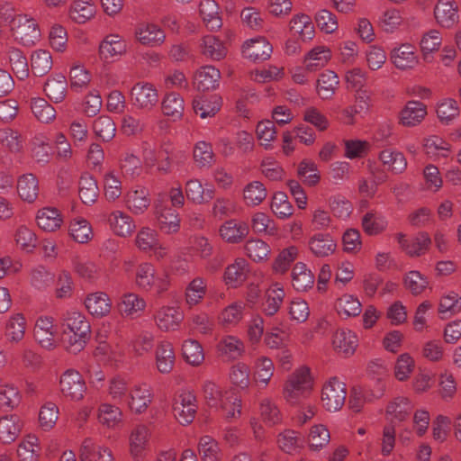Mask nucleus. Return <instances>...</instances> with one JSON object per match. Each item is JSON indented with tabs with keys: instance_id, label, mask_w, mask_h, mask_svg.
<instances>
[{
	"instance_id": "nucleus-37",
	"label": "nucleus",
	"mask_w": 461,
	"mask_h": 461,
	"mask_svg": "<svg viewBox=\"0 0 461 461\" xmlns=\"http://www.w3.org/2000/svg\"><path fill=\"white\" fill-rule=\"evenodd\" d=\"M22 422L15 415H6L0 418V441L4 444L14 442L22 430Z\"/></svg>"
},
{
	"instance_id": "nucleus-27",
	"label": "nucleus",
	"mask_w": 461,
	"mask_h": 461,
	"mask_svg": "<svg viewBox=\"0 0 461 461\" xmlns=\"http://www.w3.org/2000/svg\"><path fill=\"white\" fill-rule=\"evenodd\" d=\"M126 43L117 34L106 36L99 44V56L102 60L110 59L121 56L126 52Z\"/></svg>"
},
{
	"instance_id": "nucleus-50",
	"label": "nucleus",
	"mask_w": 461,
	"mask_h": 461,
	"mask_svg": "<svg viewBox=\"0 0 461 461\" xmlns=\"http://www.w3.org/2000/svg\"><path fill=\"white\" fill-rule=\"evenodd\" d=\"M379 159L388 170L393 174L402 173L407 167V161L403 154L393 149H384L380 152Z\"/></svg>"
},
{
	"instance_id": "nucleus-6",
	"label": "nucleus",
	"mask_w": 461,
	"mask_h": 461,
	"mask_svg": "<svg viewBox=\"0 0 461 461\" xmlns=\"http://www.w3.org/2000/svg\"><path fill=\"white\" fill-rule=\"evenodd\" d=\"M11 28L14 39L23 46L35 44L41 32L36 23L27 15H18L12 21Z\"/></svg>"
},
{
	"instance_id": "nucleus-45",
	"label": "nucleus",
	"mask_w": 461,
	"mask_h": 461,
	"mask_svg": "<svg viewBox=\"0 0 461 461\" xmlns=\"http://www.w3.org/2000/svg\"><path fill=\"white\" fill-rule=\"evenodd\" d=\"M339 80L338 75L331 70L322 72L317 80V92L321 99H330L335 94Z\"/></svg>"
},
{
	"instance_id": "nucleus-14",
	"label": "nucleus",
	"mask_w": 461,
	"mask_h": 461,
	"mask_svg": "<svg viewBox=\"0 0 461 461\" xmlns=\"http://www.w3.org/2000/svg\"><path fill=\"white\" fill-rule=\"evenodd\" d=\"M183 319L180 308L169 305L160 307L155 315L156 324L163 331L176 330Z\"/></svg>"
},
{
	"instance_id": "nucleus-33",
	"label": "nucleus",
	"mask_w": 461,
	"mask_h": 461,
	"mask_svg": "<svg viewBox=\"0 0 461 461\" xmlns=\"http://www.w3.org/2000/svg\"><path fill=\"white\" fill-rule=\"evenodd\" d=\"M221 72L215 67L207 65L202 67L195 74L194 84L200 91L215 89L219 86Z\"/></svg>"
},
{
	"instance_id": "nucleus-8",
	"label": "nucleus",
	"mask_w": 461,
	"mask_h": 461,
	"mask_svg": "<svg viewBox=\"0 0 461 461\" xmlns=\"http://www.w3.org/2000/svg\"><path fill=\"white\" fill-rule=\"evenodd\" d=\"M58 333L57 326L50 316H40L34 325L33 335L35 340L45 349L52 350L58 346L55 337Z\"/></svg>"
},
{
	"instance_id": "nucleus-9",
	"label": "nucleus",
	"mask_w": 461,
	"mask_h": 461,
	"mask_svg": "<svg viewBox=\"0 0 461 461\" xmlns=\"http://www.w3.org/2000/svg\"><path fill=\"white\" fill-rule=\"evenodd\" d=\"M155 217L159 230L166 234H174L180 230V218L176 211L168 207L160 199L155 203Z\"/></svg>"
},
{
	"instance_id": "nucleus-42",
	"label": "nucleus",
	"mask_w": 461,
	"mask_h": 461,
	"mask_svg": "<svg viewBox=\"0 0 461 461\" xmlns=\"http://www.w3.org/2000/svg\"><path fill=\"white\" fill-rule=\"evenodd\" d=\"M67 87L68 82L66 77L61 74H58L47 80L44 92L52 102L60 103L66 97Z\"/></svg>"
},
{
	"instance_id": "nucleus-34",
	"label": "nucleus",
	"mask_w": 461,
	"mask_h": 461,
	"mask_svg": "<svg viewBox=\"0 0 461 461\" xmlns=\"http://www.w3.org/2000/svg\"><path fill=\"white\" fill-rule=\"evenodd\" d=\"M135 35L137 40L144 45H160L166 39V35L159 26L149 23L140 24Z\"/></svg>"
},
{
	"instance_id": "nucleus-52",
	"label": "nucleus",
	"mask_w": 461,
	"mask_h": 461,
	"mask_svg": "<svg viewBox=\"0 0 461 461\" xmlns=\"http://www.w3.org/2000/svg\"><path fill=\"white\" fill-rule=\"evenodd\" d=\"M40 453L39 439L34 435L24 438L17 448V455L21 461H38Z\"/></svg>"
},
{
	"instance_id": "nucleus-58",
	"label": "nucleus",
	"mask_w": 461,
	"mask_h": 461,
	"mask_svg": "<svg viewBox=\"0 0 461 461\" xmlns=\"http://www.w3.org/2000/svg\"><path fill=\"white\" fill-rule=\"evenodd\" d=\"M38 226L46 231H54L61 225L62 220L59 212L54 208H43L36 216Z\"/></svg>"
},
{
	"instance_id": "nucleus-17",
	"label": "nucleus",
	"mask_w": 461,
	"mask_h": 461,
	"mask_svg": "<svg viewBox=\"0 0 461 461\" xmlns=\"http://www.w3.org/2000/svg\"><path fill=\"white\" fill-rule=\"evenodd\" d=\"M196 397L190 392L180 394V402H176L174 407L175 417L182 425L191 423L196 413Z\"/></svg>"
},
{
	"instance_id": "nucleus-63",
	"label": "nucleus",
	"mask_w": 461,
	"mask_h": 461,
	"mask_svg": "<svg viewBox=\"0 0 461 461\" xmlns=\"http://www.w3.org/2000/svg\"><path fill=\"white\" fill-rule=\"evenodd\" d=\"M182 351L185 360L194 366L201 365L204 360L203 349L197 340L192 339L185 340Z\"/></svg>"
},
{
	"instance_id": "nucleus-41",
	"label": "nucleus",
	"mask_w": 461,
	"mask_h": 461,
	"mask_svg": "<svg viewBox=\"0 0 461 461\" xmlns=\"http://www.w3.org/2000/svg\"><path fill=\"white\" fill-rule=\"evenodd\" d=\"M200 14L209 30L215 31L221 27L222 22L219 15V6L214 0H202Z\"/></svg>"
},
{
	"instance_id": "nucleus-19",
	"label": "nucleus",
	"mask_w": 461,
	"mask_h": 461,
	"mask_svg": "<svg viewBox=\"0 0 461 461\" xmlns=\"http://www.w3.org/2000/svg\"><path fill=\"white\" fill-rule=\"evenodd\" d=\"M272 45L264 37H256L247 41L243 45V55L253 61H264L270 58Z\"/></svg>"
},
{
	"instance_id": "nucleus-20",
	"label": "nucleus",
	"mask_w": 461,
	"mask_h": 461,
	"mask_svg": "<svg viewBox=\"0 0 461 461\" xmlns=\"http://www.w3.org/2000/svg\"><path fill=\"white\" fill-rule=\"evenodd\" d=\"M436 21L445 28H451L459 20L457 5L452 0H438L434 9Z\"/></svg>"
},
{
	"instance_id": "nucleus-64",
	"label": "nucleus",
	"mask_w": 461,
	"mask_h": 461,
	"mask_svg": "<svg viewBox=\"0 0 461 461\" xmlns=\"http://www.w3.org/2000/svg\"><path fill=\"white\" fill-rule=\"evenodd\" d=\"M95 14V6L91 0H77L71 7L70 17L77 23H85Z\"/></svg>"
},
{
	"instance_id": "nucleus-57",
	"label": "nucleus",
	"mask_w": 461,
	"mask_h": 461,
	"mask_svg": "<svg viewBox=\"0 0 461 461\" xmlns=\"http://www.w3.org/2000/svg\"><path fill=\"white\" fill-rule=\"evenodd\" d=\"M198 451L202 461H221V449L218 442L211 436L200 438Z\"/></svg>"
},
{
	"instance_id": "nucleus-48",
	"label": "nucleus",
	"mask_w": 461,
	"mask_h": 461,
	"mask_svg": "<svg viewBox=\"0 0 461 461\" xmlns=\"http://www.w3.org/2000/svg\"><path fill=\"white\" fill-rule=\"evenodd\" d=\"M202 392L209 407L215 408L217 405H222L223 399L229 394L214 381L206 379L203 382Z\"/></svg>"
},
{
	"instance_id": "nucleus-59",
	"label": "nucleus",
	"mask_w": 461,
	"mask_h": 461,
	"mask_svg": "<svg viewBox=\"0 0 461 461\" xmlns=\"http://www.w3.org/2000/svg\"><path fill=\"white\" fill-rule=\"evenodd\" d=\"M387 225L386 217L374 212H368L362 217V228L366 234L371 236L381 233Z\"/></svg>"
},
{
	"instance_id": "nucleus-28",
	"label": "nucleus",
	"mask_w": 461,
	"mask_h": 461,
	"mask_svg": "<svg viewBox=\"0 0 461 461\" xmlns=\"http://www.w3.org/2000/svg\"><path fill=\"white\" fill-rule=\"evenodd\" d=\"M217 350L228 359L236 360L245 353V345L237 336L227 334L220 339L217 344Z\"/></svg>"
},
{
	"instance_id": "nucleus-23",
	"label": "nucleus",
	"mask_w": 461,
	"mask_h": 461,
	"mask_svg": "<svg viewBox=\"0 0 461 461\" xmlns=\"http://www.w3.org/2000/svg\"><path fill=\"white\" fill-rule=\"evenodd\" d=\"M308 248L314 256L325 258L335 252L337 244L330 234L318 232L310 238Z\"/></svg>"
},
{
	"instance_id": "nucleus-13",
	"label": "nucleus",
	"mask_w": 461,
	"mask_h": 461,
	"mask_svg": "<svg viewBox=\"0 0 461 461\" xmlns=\"http://www.w3.org/2000/svg\"><path fill=\"white\" fill-rule=\"evenodd\" d=\"M400 248L411 257L424 254L431 244V239L426 232H420L415 238L409 240L403 233L395 236Z\"/></svg>"
},
{
	"instance_id": "nucleus-46",
	"label": "nucleus",
	"mask_w": 461,
	"mask_h": 461,
	"mask_svg": "<svg viewBox=\"0 0 461 461\" xmlns=\"http://www.w3.org/2000/svg\"><path fill=\"white\" fill-rule=\"evenodd\" d=\"M293 286L297 291H306L311 288L314 283V275L303 262H298L292 272Z\"/></svg>"
},
{
	"instance_id": "nucleus-10",
	"label": "nucleus",
	"mask_w": 461,
	"mask_h": 461,
	"mask_svg": "<svg viewBox=\"0 0 461 461\" xmlns=\"http://www.w3.org/2000/svg\"><path fill=\"white\" fill-rule=\"evenodd\" d=\"M385 392V384L377 381L375 390L353 387L348 397V407L355 412H359L365 403L381 398Z\"/></svg>"
},
{
	"instance_id": "nucleus-40",
	"label": "nucleus",
	"mask_w": 461,
	"mask_h": 461,
	"mask_svg": "<svg viewBox=\"0 0 461 461\" xmlns=\"http://www.w3.org/2000/svg\"><path fill=\"white\" fill-rule=\"evenodd\" d=\"M17 192L23 201L34 202L39 194V183L36 176L30 173L21 176L17 181Z\"/></svg>"
},
{
	"instance_id": "nucleus-53",
	"label": "nucleus",
	"mask_w": 461,
	"mask_h": 461,
	"mask_svg": "<svg viewBox=\"0 0 461 461\" xmlns=\"http://www.w3.org/2000/svg\"><path fill=\"white\" fill-rule=\"evenodd\" d=\"M206 291L207 287L205 280L200 276L194 278L185 288V303L189 307L198 304L205 296Z\"/></svg>"
},
{
	"instance_id": "nucleus-15",
	"label": "nucleus",
	"mask_w": 461,
	"mask_h": 461,
	"mask_svg": "<svg viewBox=\"0 0 461 461\" xmlns=\"http://www.w3.org/2000/svg\"><path fill=\"white\" fill-rule=\"evenodd\" d=\"M153 399V393L149 384H137L130 390L129 408L135 413L144 412Z\"/></svg>"
},
{
	"instance_id": "nucleus-55",
	"label": "nucleus",
	"mask_w": 461,
	"mask_h": 461,
	"mask_svg": "<svg viewBox=\"0 0 461 461\" xmlns=\"http://www.w3.org/2000/svg\"><path fill=\"white\" fill-rule=\"evenodd\" d=\"M201 48L203 54L212 60H220L223 59L227 53L223 42L213 35L204 36L202 41Z\"/></svg>"
},
{
	"instance_id": "nucleus-18",
	"label": "nucleus",
	"mask_w": 461,
	"mask_h": 461,
	"mask_svg": "<svg viewBox=\"0 0 461 461\" xmlns=\"http://www.w3.org/2000/svg\"><path fill=\"white\" fill-rule=\"evenodd\" d=\"M185 194L189 201L195 204H203L214 197L215 189L212 185H203L196 178H192L185 183Z\"/></svg>"
},
{
	"instance_id": "nucleus-39",
	"label": "nucleus",
	"mask_w": 461,
	"mask_h": 461,
	"mask_svg": "<svg viewBox=\"0 0 461 461\" xmlns=\"http://www.w3.org/2000/svg\"><path fill=\"white\" fill-rule=\"evenodd\" d=\"M221 99L217 95L202 96L194 100V110L202 119L213 117L221 109Z\"/></svg>"
},
{
	"instance_id": "nucleus-5",
	"label": "nucleus",
	"mask_w": 461,
	"mask_h": 461,
	"mask_svg": "<svg viewBox=\"0 0 461 461\" xmlns=\"http://www.w3.org/2000/svg\"><path fill=\"white\" fill-rule=\"evenodd\" d=\"M60 392L64 397L71 401H80L86 392V384L81 374L73 369H67L59 379Z\"/></svg>"
},
{
	"instance_id": "nucleus-35",
	"label": "nucleus",
	"mask_w": 461,
	"mask_h": 461,
	"mask_svg": "<svg viewBox=\"0 0 461 461\" xmlns=\"http://www.w3.org/2000/svg\"><path fill=\"white\" fill-rule=\"evenodd\" d=\"M245 303L236 301L224 307L218 315V322L224 328L237 326L244 317Z\"/></svg>"
},
{
	"instance_id": "nucleus-44",
	"label": "nucleus",
	"mask_w": 461,
	"mask_h": 461,
	"mask_svg": "<svg viewBox=\"0 0 461 461\" xmlns=\"http://www.w3.org/2000/svg\"><path fill=\"white\" fill-rule=\"evenodd\" d=\"M290 30L307 41L314 37V26L312 19L305 14H297L290 21Z\"/></svg>"
},
{
	"instance_id": "nucleus-30",
	"label": "nucleus",
	"mask_w": 461,
	"mask_h": 461,
	"mask_svg": "<svg viewBox=\"0 0 461 461\" xmlns=\"http://www.w3.org/2000/svg\"><path fill=\"white\" fill-rule=\"evenodd\" d=\"M27 322L21 313L12 314L6 321L5 335L6 340L11 344H19L25 336Z\"/></svg>"
},
{
	"instance_id": "nucleus-21",
	"label": "nucleus",
	"mask_w": 461,
	"mask_h": 461,
	"mask_svg": "<svg viewBox=\"0 0 461 461\" xmlns=\"http://www.w3.org/2000/svg\"><path fill=\"white\" fill-rule=\"evenodd\" d=\"M176 363L173 345L169 341H161L155 350V365L161 374H169Z\"/></svg>"
},
{
	"instance_id": "nucleus-56",
	"label": "nucleus",
	"mask_w": 461,
	"mask_h": 461,
	"mask_svg": "<svg viewBox=\"0 0 461 461\" xmlns=\"http://www.w3.org/2000/svg\"><path fill=\"white\" fill-rule=\"evenodd\" d=\"M69 234L78 243H87L93 238V230L90 223L83 218H75L69 224Z\"/></svg>"
},
{
	"instance_id": "nucleus-60",
	"label": "nucleus",
	"mask_w": 461,
	"mask_h": 461,
	"mask_svg": "<svg viewBox=\"0 0 461 461\" xmlns=\"http://www.w3.org/2000/svg\"><path fill=\"white\" fill-rule=\"evenodd\" d=\"M32 73L36 77L46 75L52 68V57L48 50H37L31 57Z\"/></svg>"
},
{
	"instance_id": "nucleus-62",
	"label": "nucleus",
	"mask_w": 461,
	"mask_h": 461,
	"mask_svg": "<svg viewBox=\"0 0 461 461\" xmlns=\"http://www.w3.org/2000/svg\"><path fill=\"white\" fill-rule=\"evenodd\" d=\"M230 383L240 390L248 389L250 384V369L248 365L239 362L230 369Z\"/></svg>"
},
{
	"instance_id": "nucleus-47",
	"label": "nucleus",
	"mask_w": 461,
	"mask_h": 461,
	"mask_svg": "<svg viewBox=\"0 0 461 461\" xmlns=\"http://www.w3.org/2000/svg\"><path fill=\"white\" fill-rule=\"evenodd\" d=\"M97 419L102 425L107 428H114L122 421V412L118 406L103 402L98 407Z\"/></svg>"
},
{
	"instance_id": "nucleus-31",
	"label": "nucleus",
	"mask_w": 461,
	"mask_h": 461,
	"mask_svg": "<svg viewBox=\"0 0 461 461\" xmlns=\"http://www.w3.org/2000/svg\"><path fill=\"white\" fill-rule=\"evenodd\" d=\"M80 461H114L108 448L96 445L87 438L81 445Z\"/></svg>"
},
{
	"instance_id": "nucleus-12",
	"label": "nucleus",
	"mask_w": 461,
	"mask_h": 461,
	"mask_svg": "<svg viewBox=\"0 0 461 461\" xmlns=\"http://www.w3.org/2000/svg\"><path fill=\"white\" fill-rule=\"evenodd\" d=\"M428 113L427 106L416 100L408 101L399 113V123L412 128L420 125Z\"/></svg>"
},
{
	"instance_id": "nucleus-3",
	"label": "nucleus",
	"mask_w": 461,
	"mask_h": 461,
	"mask_svg": "<svg viewBox=\"0 0 461 461\" xmlns=\"http://www.w3.org/2000/svg\"><path fill=\"white\" fill-rule=\"evenodd\" d=\"M347 398L346 384L337 377H330L321 388V402L330 412H336L344 406Z\"/></svg>"
},
{
	"instance_id": "nucleus-2",
	"label": "nucleus",
	"mask_w": 461,
	"mask_h": 461,
	"mask_svg": "<svg viewBox=\"0 0 461 461\" xmlns=\"http://www.w3.org/2000/svg\"><path fill=\"white\" fill-rule=\"evenodd\" d=\"M136 285L144 291L154 288L158 294L165 293L170 285L168 274H156V268L151 263L140 264L136 271Z\"/></svg>"
},
{
	"instance_id": "nucleus-32",
	"label": "nucleus",
	"mask_w": 461,
	"mask_h": 461,
	"mask_svg": "<svg viewBox=\"0 0 461 461\" xmlns=\"http://www.w3.org/2000/svg\"><path fill=\"white\" fill-rule=\"evenodd\" d=\"M108 222L113 233L121 237L131 236L136 228L131 217L120 210L111 212Z\"/></svg>"
},
{
	"instance_id": "nucleus-51",
	"label": "nucleus",
	"mask_w": 461,
	"mask_h": 461,
	"mask_svg": "<svg viewBox=\"0 0 461 461\" xmlns=\"http://www.w3.org/2000/svg\"><path fill=\"white\" fill-rule=\"evenodd\" d=\"M331 54L329 48L318 46L308 52L304 63L309 72L315 71L324 67L330 59Z\"/></svg>"
},
{
	"instance_id": "nucleus-54",
	"label": "nucleus",
	"mask_w": 461,
	"mask_h": 461,
	"mask_svg": "<svg viewBox=\"0 0 461 461\" xmlns=\"http://www.w3.org/2000/svg\"><path fill=\"white\" fill-rule=\"evenodd\" d=\"M148 195V190L143 187L130 191L127 194L126 198V205L128 209L135 214L144 212L149 205V199Z\"/></svg>"
},
{
	"instance_id": "nucleus-29",
	"label": "nucleus",
	"mask_w": 461,
	"mask_h": 461,
	"mask_svg": "<svg viewBox=\"0 0 461 461\" xmlns=\"http://www.w3.org/2000/svg\"><path fill=\"white\" fill-rule=\"evenodd\" d=\"M85 305L93 316L104 317L111 312L112 301L106 293L95 292L86 296Z\"/></svg>"
},
{
	"instance_id": "nucleus-7",
	"label": "nucleus",
	"mask_w": 461,
	"mask_h": 461,
	"mask_svg": "<svg viewBox=\"0 0 461 461\" xmlns=\"http://www.w3.org/2000/svg\"><path fill=\"white\" fill-rule=\"evenodd\" d=\"M132 104L142 111L150 112L158 104V92L149 82L136 83L131 91Z\"/></svg>"
},
{
	"instance_id": "nucleus-4",
	"label": "nucleus",
	"mask_w": 461,
	"mask_h": 461,
	"mask_svg": "<svg viewBox=\"0 0 461 461\" xmlns=\"http://www.w3.org/2000/svg\"><path fill=\"white\" fill-rule=\"evenodd\" d=\"M312 388V377L310 368L301 366L288 378L285 388L284 396L290 403H295L308 391Z\"/></svg>"
},
{
	"instance_id": "nucleus-24",
	"label": "nucleus",
	"mask_w": 461,
	"mask_h": 461,
	"mask_svg": "<svg viewBox=\"0 0 461 461\" xmlns=\"http://www.w3.org/2000/svg\"><path fill=\"white\" fill-rule=\"evenodd\" d=\"M146 301L140 295L128 292L122 295L118 308L122 316L135 318L146 308Z\"/></svg>"
},
{
	"instance_id": "nucleus-16",
	"label": "nucleus",
	"mask_w": 461,
	"mask_h": 461,
	"mask_svg": "<svg viewBox=\"0 0 461 461\" xmlns=\"http://www.w3.org/2000/svg\"><path fill=\"white\" fill-rule=\"evenodd\" d=\"M413 408L410 398L405 396H396L390 401L385 409V415L390 421L389 424L402 422L408 419Z\"/></svg>"
},
{
	"instance_id": "nucleus-49",
	"label": "nucleus",
	"mask_w": 461,
	"mask_h": 461,
	"mask_svg": "<svg viewBox=\"0 0 461 461\" xmlns=\"http://www.w3.org/2000/svg\"><path fill=\"white\" fill-rule=\"evenodd\" d=\"M437 116L442 124L452 123L459 115L458 103L452 98H444L437 104Z\"/></svg>"
},
{
	"instance_id": "nucleus-43",
	"label": "nucleus",
	"mask_w": 461,
	"mask_h": 461,
	"mask_svg": "<svg viewBox=\"0 0 461 461\" xmlns=\"http://www.w3.org/2000/svg\"><path fill=\"white\" fill-rule=\"evenodd\" d=\"M10 68L19 80L28 77L30 70L24 53L17 48H10L7 52Z\"/></svg>"
},
{
	"instance_id": "nucleus-38",
	"label": "nucleus",
	"mask_w": 461,
	"mask_h": 461,
	"mask_svg": "<svg viewBox=\"0 0 461 461\" xmlns=\"http://www.w3.org/2000/svg\"><path fill=\"white\" fill-rule=\"evenodd\" d=\"M285 295L283 286L277 283L272 285L266 292L265 301L262 303V312L267 316L276 314L283 303Z\"/></svg>"
},
{
	"instance_id": "nucleus-11",
	"label": "nucleus",
	"mask_w": 461,
	"mask_h": 461,
	"mask_svg": "<svg viewBox=\"0 0 461 461\" xmlns=\"http://www.w3.org/2000/svg\"><path fill=\"white\" fill-rule=\"evenodd\" d=\"M390 60L400 70L414 68L419 63L416 49L410 43L394 46L390 51Z\"/></svg>"
},
{
	"instance_id": "nucleus-36",
	"label": "nucleus",
	"mask_w": 461,
	"mask_h": 461,
	"mask_svg": "<svg viewBox=\"0 0 461 461\" xmlns=\"http://www.w3.org/2000/svg\"><path fill=\"white\" fill-rule=\"evenodd\" d=\"M221 238L228 243H239L249 233L247 224L240 223L236 220L226 221L219 230Z\"/></svg>"
},
{
	"instance_id": "nucleus-26",
	"label": "nucleus",
	"mask_w": 461,
	"mask_h": 461,
	"mask_svg": "<svg viewBox=\"0 0 461 461\" xmlns=\"http://www.w3.org/2000/svg\"><path fill=\"white\" fill-rule=\"evenodd\" d=\"M249 274V264L244 258H236L226 267L223 281L229 287L236 288L243 284Z\"/></svg>"
},
{
	"instance_id": "nucleus-25",
	"label": "nucleus",
	"mask_w": 461,
	"mask_h": 461,
	"mask_svg": "<svg viewBox=\"0 0 461 461\" xmlns=\"http://www.w3.org/2000/svg\"><path fill=\"white\" fill-rule=\"evenodd\" d=\"M332 346L344 356H351L358 346L357 335L350 330H339L333 335Z\"/></svg>"
},
{
	"instance_id": "nucleus-61",
	"label": "nucleus",
	"mask_w": 461,
	"mask_h": 461,
	"mask_svg": "<svg viewBox=\"0 0 461 461\" xmlns=\"http://www.w3.org/2000/svg\"><path fill=\"white\" fill-rule=\"evenodd\" d=\"M336 309L340 316L355 317L361 312L362 305L357 297L352 294H343L338 299Z\"/></svg>"
},
{
	"instance_id": "nucleus-1",
	"label": "nucleus",
	"mask_w": 461,
	"mask_h": 461,
	"mask_svg": "<svg viewBox=\"0 0 461 461\" xmlns=\"http://www.w3.org/2000/svg\"><path fill=\"white\" fill-rule=\"evenodd\" d=\"M63 342L68 351L80 352L86 346L90 333V324L86 316L77 311H68L61 318Z\"/></svg>"
},
{
	"instance_id": "nucleus-22",
	"label": "nucleus",
	"mask_w": 461,
	"mask_h": 461,
	"mask_svg": "<svg viewBox=\"0 0 461 461\" xmlns=\"http://www.w3.org/2000/svg\"><path fill=\"white\" fill-rule=\"evenodd\" d=\"M151 432L144 424H139L133 428L129 437L130 452L134 458L142 456L146 450Z\"/></svg>"
}]
</instances>
